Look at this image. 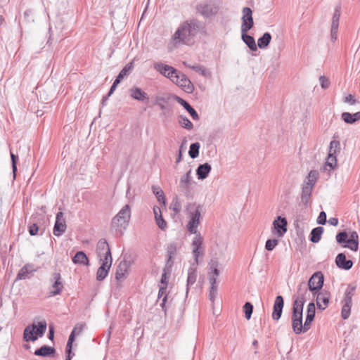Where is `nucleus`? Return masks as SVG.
<instances>
[{"mask_svg":"<svg viewBox=\"0 0 360 360\" xmlns=\"http://www.w3.org/2000/svg\"><path fill=\"white\" fill-rule=\"evenodd\" d=\"M202 24L196 19L186 20L181 23L172 36L175 44H190L192 38L196 36Z\"/></svg>","mask_w":360,"mask_h":360,"instance_id":"1","label":"nucleus"},{"mask_svg":"<svg viewBox=\"0 0 360 360\" xmlns=\"http://www.w3.org/2000/svg\"><path fill=\"white\" fill-rule=\"evenodd\" d=\"M130 217V206L125 205L112 218L111 221V229L115 230L117 234L122 235L129 224Z\"/></svg>","mask_w":360,"mask_h":360,"instance_id":"2","label":"nucleus"},{"mask_svg":"<svg viewBox=\"0 0 360 360\" xmlns=\"http://www.w3.org/2000/svg\"><path fill=\"white\" fill-rule=\"evenodd\" d=\"M335 238L337 243L343 248H347L353 251H357L359 249V235L356 231H352L348 237L347 231H342L338 233Z\"/></svg>","mask_w":360,"mask_h":360,"instance_id":"3","label":"nucleus"},{"mask_svg":"<svg viewBox=\"0 0 360 360\" xmlns=\"http://www.w3.org/2000/svg\"><path fill=\"white\" fill-rule=\"evenodd\" d=\"M47 323L46 321L38 323L37 325L33 323L27 326L23 333V340L25 342H34L37 340L38 337H42L46 332Z\"/></svg>","mask_w":360,"mask_h":360,"instance_id":"4","label":"nucleus"},{"mask_svg":"<svg viewBox=\"0 0 360 360\" xmlns=\"http://www.w3.org/2000/svg\"><path fill=\"white\" fill-rule=\"evenodd\" d=\"M202 207L196 203H189L187 206V210L190 219L187 224V229L191 233H196L197 228L200 224V212Z\"/></svg>","mask_w":360,"mask_h":360,"instance_id":"5","label":"nucleus"},{"mask_svg":"<svg viewBox=\"0 0 360 360\" xmlns=\"http://www.w3.org/2000/svg\"><path fill=\"white\" fill-rule=\"evenodd\" d=\"M303 320V309L292 308V329L293 332L297 334L306 333L309 330L305 329V323H302Z\"/></svg>","mask_w":360,"mask_h":360,"instance_id":"6","label":"nucleus"},{"mask_svg":"<svg viewBox=\"0 0 360 360\" xmlns=\"http://www.w3.org/2000/svg\"><path fill=\"white\" fill-rule=\"evenodd\" d=\"M196 11L205 18L215 15L219 11L218 6L212 1H206L196 6Z\"/></svg>","mask_w":360,"mask_h":360,"instance_id":"7","label":"nucleus"},{"mask_svg":"<svg viewBox=\"0 0 360 360\" xmlns=\"http://www.w3.org/2000/svg\"><path fill=\"white\" fill-rule=\"evenodd\" d=\"M288 231V221L285 217L278 216L272 223L271 233L278 238H282Z\"/></svg>","mask_w":360,"mask_h":360,"instance_id":"8","label":"nucleus"},{"mask_svg":"<svg viewBox=\"0 0 360 360\" xmlns=\"http://www.w3.org/2000/svg\"><path fill=\"white\" fill-rule=\"evenodd\" d=\"M173 83L178 85L181 89L188 93L192 94L194 91V86L188 77L183 72L179 71L176 77H174Z\"/></svg>","mask_w":360,"mask_h":360,"instance_id":"9","label":"nucleus"},{"mask_svg":"<svg viewBox=\"0 0 360 360\" xmlns=\"http://www.w3.org/2000/svg\"><path fill=\"white\" fill-rule=\"evenodd\" d=\"M96 252L101 261H110V263H112L111 252L106 240L101 239L98 240L96 247Z\"/></svg>","mask_w":360,"mask_h":360,"instance_id":"10","label":"nucleus"},{"mask_svg":"<svg viewBox=\"0 0 360 360\" xmlns=\"http://www.w3.org/2000/svg\"><path fill=\"white\" fill-rule=\"evenodd\" d=\"M323 282V274L321 271L315 272L308 281L309 290L315 295L322 288Z\"/></svg>","mask_w":360,"mask_h":360,"instance_id":"11","label":"nucleus"},{"mask_svg":"<svg viewBox=\"0 0 360 360\" xmlns=\"http://www.w3.org/2000/svg\"><path fill=\"white\" fill-rule=\"evenodd\" d=\"M154 68L165 77L169 78L172 82L179 72V70L172 66L164 64L162 63H155Z\"/></svg>","mask_w":360,"mask_h":360,"instance_id":"12","label":"nucleus"},{"mask_svg":"<svg viewBox=\"0 0 360 360\" xmlns=\"http://www.w3.org/2000/svg\"><path fill=\"white\" fill-rule=\"evenodd\" d=\"M243 16L241 18V31L248 32L254 26L252 18V11L249 7H244L242 11Z\"/></svg>","mask_w":360,"mask_h":360,"instance_id":"13","label":"nucleus"},{"mask_svg":"<svg viewBox=\"0 0 360 360\" xmlns=\"http://www.w3.org/2000/svg\"><path fill=\"white\" fill-rule=\"evenodd\" d=\"M66 229L64 214L62 212H58L56 214L53 233L56 236H60L65 232Z\"/></svg>","mask_w":360,"mask_h":360,"instance_id":"14","label":"nucleus"},{"mask_svg":"<svg viewBox=\"0 0 360 360\" xmlns=\"http://www.w3.org/2000/svg\"><path fill=\"white\" fill-rule=\"evenodd\" d=\"M195 236L192 241V253L195 259V264H198V257L203 254L202 238L199 233H195Z\"/></svg>","mask_w":360,"mask_h":360,"instance_id":"15","label":"nucleus"},{"mask_svg":"<svg viewBox=\"0 0 360 360\" xmlns=\"http://www.w3.org/2000/svg\"><path fill=\"white\" fill-rule=\"evenodd\" d=\"M308 289L305 287L304 283L299 285L297 295L293 301L292 307L303 309L306 302L305 295L307 293Z\"/></svg>","mask_w":360,"mask_h":360,"instance_id":"16","label":"nucleus"},{"mask_svg":"<svg viewBox=\"0 0 360 360\" xmlns=\"http://www.w3.org/2000/svg\"><path fill=\"white\" fill-rule=\"evenodd\" d=\"M316 295V305L319 309L324 310L327 308L329 304L330 294L328 291L322 290L317 292Z\"/></svg>","mask_w":360,"mask_h":360,"instance_id":"17","label":"nucleus"},{"mask_svg":"<svg viewBox=\"0 0 360 360\" xmlns=\"http://www.w3.org/2000/svg\"><path fill=\"white\" fill-rule=\"evenodd\" d=\"M193 183L191 176V171H188L180 179L179 187L181 191L186 195L191 193V186Z\"/></svg>","mask_w":360,"mask_h":360,"instance_id":"18","label":"nucleus"},{"mask_svg":"<svg viewBox=\"0 0 360 360\" xmlns=\"http://www.w3.org/2000/svg\"><path fill=\"white\" fill-rule=\"evenodd\" d=\"M172 97L189 113L193 120H199V115L197 111L189 104L188 102L175 94H172Z\"/></svg>","mask_w":360,"mask_h":360,"instance_id":"19","label":"nucleus"},{"mask_svg":"<svg viewBox=\"0 0 360 360\" xmlns=\"http://www.w3.org/2000/svg\"><path fill=\"white\" fill-rule=\"evenodd\" d=\"M129 91L130 93L131 98H132L134 100L146 103H148L149 96L140 87L132 86L129 89Z\"/></svg>","mask_w":360,"mask_h":360,"instance_id":"20","label":"nucleus"},{"mask_svg":"<svg viewBox=\"0 0 360 360\" xmlns=\"http://www.w3.org/2000/svg\"><path fill=\"white\" fill-rule=\"evenodd\" d=\"M284 307V300L281 295H278L276 297L273 312H272V319L275 321H278L281 319L283 309Z\"/></svg>","mask_w":360,"mask_h":360,"instance_id":"21","label":"nucleus"},{"mask_svg":"<svg viewBox=\"0 0 360 360\" xmlns=\"http://www.w3.org/2000/svg\"><path fill=\"white\" fill-rule=\"evenodd\" d=\"M172 94H170L168 97H164V96H157L155 98V104L158 105L160 108L163 111L162 115H170L172 113V108L168 106L165 105V104L167 103L168 100L172 97Z\"/></svg>","mask_w":360,"mask_h":360,"instance_id":"22","label":"nucleus"},{"mask_svg":"<svg viewBox=\"0 0 360 360\" xmlns=\"http://www.w3.org/2000/svg\"><path fill=\"white\" fill-rule=\"evenodd\" d=\"M34 271H35V269L33 268V265L31 264H26L18 273L15 281L30 278L32 276V273Z\"/></svg>","mask_w":360,"mask_h":360,"instance_id":"23","label":"nucleus"},{"mask_svg":"<svg viewBox=\"0 0 360 360\" xmlns=\"http://www.w3.org/2000/svg\"><path fill=\"white\" fill-rule=\"evenodd\" d=\"M335 264L338 268L344 270H349L353 266V262L350 259H347L346 255L344 253H339L337 255Z\"/></svg>","mask_w":360,"mask_h":360,"instance_id":"24","label":"nucleus"},{"mask_svg":"<svg viewBox=\"0 0 360 360\" xmlns=\"http://www.w3.org/2000/svg\"><path fill=\"white\" fill-rule=\"evenodd\" d=\"M53 279L54 280V282L52 284V288H53V290L49 292L50 296H56L57 295H59L61 292L62 289L63 288L61 281V276L59 273H54L53 274Z\"/></svg>","mask_w":360,"mask_h":360,"instance_id":"25","label":"nucleus"},{"mask_svg":"<svg viewBox=\"0 0 360 360\" xmlns=\"http://www.w3.org/2000/svg\"><path fill=\"white\" fill-rule=\"evenodd\" d=\"M316 315V307L314 302H311L307 305V315L305 319V329L309 330L312 321Z\"/></svg>","mask_w":360,"mask_h":360,"instance_id":"26","label":"nucleus"},{"mask_svg":"<svg viewBox=\"0 0 360 360\" xmlns=\"http://www.w3.org/2000/svg\"><path fill=\"white\" fill-rule=\"evenodd\" d=\"M111 264L110 261H102V264L96 272V279L98 281H101L108 276Z\"/></svg>","mask_w":360,"mask_h":360,"instance_id":"27","label":"nucleus"},{"mask_svg":"<svg viewBox=\"0 0 360 360\" xmlns=\"http://www.w3.org/2000/svg\"><path fill=\"white\" fill-rule=\"evenodd\" d=\"M195 263L193 264L190 266L188 270V277H187V283H186V295L189 291V287L193 285L197 278V268L195 267Z\"/></svg>","mask_w":360,"mask_h":360,"instance_id":"28","label":"nucleus"},{"mask_svg":"<svg viewBox=\"0 0 360 360\" xmlns=\"http://www.w3.org/2000/svg\"><path fill=\"white\" fill-rule=\"evenodd\" d=\"M211 169L212 167L210 164L207 162L199 165L196 169V175L198 179L200 180L206 179L208 176Z\"/></svg>","mask_w":360,"mask_h":360,"instance_id":"29","label":"nucleus"},{"mask_svg":"<svg viewBox=\"0 0 360 360\" xmlns=\"http://www.w3.org/2000/svg\"><path fill=\"white\" fill-rule=\"evenodd\" d=\"M56 353V349L53 347L48 345H43L40 348L36 349L34 354L39 356H53Z\"/></svg>","mask_w":360,"mask_h":360,"instance_id":"30","label":"nucleus"},{"mask_svg":"<svg viewBox=\"0 0 360 360\" xmlns=\"http://www.w3.org/2000/svg\"><path fill=\"white\" fill-rule=\"evenodd\" d=\"M241 38L243 42L252 51H257V44L252 36L249 35L247 32L241 31Z\"/></svg>","mask_w":360,"mask_h":360,"instance_id":"31","label":"nucleus"},{"mask_svg":"<svg viewBox=\"0 0 360 360\" xmlns=\"http://www.w3.org/2000/svg\"><path fill=\"white\" fill-rule=\"evenodd\" d=\"M342 119L347 124H354V122L360 120V111L355 113H350L344 112L341 115Z\"/></svg>","mask_w":360,"mask_h":360,"instance_id":"32","label":"nucleus"},{"mask_svg":"<svg viewBox=\"0 0 360 360\" xmlns=\"http://www.w3.org/2000/svg\"><path fill=\"white\" fill-rule=\"evenodd\" d=\"M72 262L76 264H83L89 266V259L83 251L77 252L75 255L72 257Z\"/></svg>","mask_w":360,"mask_h":360,"instance_id":"33","label":"nucleus"},{"mask_svg":"<svg viewBox=\"0 0 360 360\" xmlns=\"http://www.w3.org/2000/svg\"><path fill=\"white\" fill-rule=\"evenodd\" d=\"M271 40V35L269 32H264L257 40V46L259 49H264L268 47Z\"/></svg>","mask_w":360,"mask_h":360,"instance_id":"34","label":"nucleus"},{"mask_svg":"<svg viewBox=\"0 0 360 360\" xmlns=\"http://www.w3.org/2000/svg\"><path fill=\"white\" fill-rule=\"evenodd\" d=\"M323 231L324 229L321 226H318L313 229L309 235V240L314 243L319 242Z\"/></svg>","mask_w":360,"mask_h":360,"instance_id":"35","label":"nucleus"},{"mask_svg":"<svg viewBox=\"0 0 360 360\" xmlns=\"http://www.w3.org/2000/svg\"><path fill=\"white\" fill-rule=\"evenodd\" d=\"M152 190L153 194L157 198L158 201L160 203L162 204L164 206H165L166 199L163 191L159 186H153Z\"/></svg>","mask_w":360,"mask_h":360,"instance_id":"36","label":"nucleus"},{"mask_svg":"<svg viewBox=\"0 0 360 360\" xmlns=\"http://www.w3.org/2000/svg\"><path fill=\"white\" fill-rule=\"evenodd\" d=\"M134 60L135 59H133L131 61L127 63L119 72L118 75L123 79L125 77L129 75L133 71L134 68Z\"/></svg>","mask_w":360,"mask_h":360,"instance_id":"37","label":"nucleus"},{"mask_svg":"<svg viewBox=\"0 0 360 360\" xmlns=\"http://www.w3.org/2000/svg\"><path fill=\"white\" fill-rule=\"evenodd\" d=\"M204 156L207 158H213L217 155V148L213 143H207L206 147L202 149V152Z\"/></svg>","mask_w":360,"mask_h":360,"instance_id":"38","label":"nucleus"},{"mask_svg":"<svg viewBox=\"0 0 360 360\" xmlns=\"http://www.w3.org/2000/svg\"><path fill=\"white\" fill-rule=\"evenodd\" d=\"M341 14V6L340 4L336 5L334 11V13L332 18L331 26L339 27V20Z\"/></svg>","mask_w":360,"mask_h":360,"instance_id":"39","label":"nucleus"},{"mask_svg":"<svg viewBox=\"0 0 360 360\" xmlns=\"http://www.w3.org/2000/svg\"><path fill=\"white\" fill-rule=\"evenodd\" d=\"M319 173L316 170H311L308 174L304 183L310 186H314L316 179L318 178Z\"/></svg>","mask_w":360,"mask_h":360,"instance_id":"40","label":"nucleus"},{"mask_svg":"<svg viewBox=\"0 0 360 360\" xmlns=\"http://www.w3.org/2000/svg\"><path fill=\"white\" fill-rule=\"evenodd\" d=\"M184 64L191 68V70L195 71L196 72H199L201 75L204 77H207L209 75L208 70L203 66L200 65H187L186 62L184 63Z\"/></svg>","mask_w":360,"mask_h":360,"instance_id":"41","label":"nucleus"},{"mask_svg":"<svg viewBox=\"0 0 360 360\" xmlns=\"http://www.w3.org/2000/svg\"><path fill=\"white\" fill-rule=\"evenodd\" d=\"M179 124L184 129L187 130H191L193 128V123L190 121V120L184 115L179 116Z\"/></svg>","mask_w":360,"mask_h":360,"instance_id":"42","label":"nucleus"},{"mask_svg":"<svg viewBox=\"0 0 360 360\" xmlns=\"http://www.w3.org/2000/svg\"><path fill=\"white\" fill-rule=\"evenodd\" d=\"M200 143L198 142H195L191 144L190 148L188 150V154L190 158H198L199 155V150H200Z\"/></svg>","mask_w":360,"mask_h":360,"instance_id":"43","label":"nucleus"},{"mask_svg":"<svg viewBox=\"0 0 360 360\" xmlns=\"http://www.w3.org/2000/svg\"><path fill=\"white\" fill-rule=\"evenodd\" d=\"M243 311L245 313V317L248 320L250 319L253 311V305L249 302H245L243 305Z\"/></svg>","mask_w":360,"mask_h":360,"instance_id":"44","label":"nucleus"},{"mask_svg":"<svg viewBox=\"0 0 360 360\" xmlns=\"http://www.w3.org/2000/svg\"><path fill=\"white\" fill-rule=\"evenodd\" d=\"M29 233L31 236H36L38 234V232L40 231V235H42L44 229H41L40 227L35 223L30 225L28 227Z\"/></svg>","mask_w":360,"mask_h":360,"instance_id":"45","label":"nucleus"},{"mask_svg":"<svg viewBox=\"0 0 360 360\" xmlns=\"http://www.w3.org/2000/svg\"><path fill=\"white\" fill-rule=\"evenodd\" d=\"M177 245L176 243H171L167 248V255L174 257L176 255Z\"/></svg>","mask_w":360,"mask_h":360,"instance_id":"46","label":"nucleus"},{"mask_svg":"<svg viewBox=\"0 0 360 360\" xmlns=\"http://www.w3.org/2000/svg\"><path fill=\"white\" fill-rule=\"evenodd\" d=\"M278 244V240L276 238L268 239L265 243V249L268 251H272Z\"/></svg>","mask_w":360,"mask_h":360,"instance_id":"47","label":"nucleus"},{"mask_svg":"<svg viewBox=\"0 0 360 360\" xmlns=\"http://www.w3.org/2000/svg\"><path fill=\"white\" fill-rule=\"evenodd\" d=\"M339 145V141H332L330 143V150L326 158H336V150L335 149L333 150V148H337Z\"/></svg>","mask_w":360,"mask_h":360,"instance_id":"48","label":"nucleus"},{"mask_svg":"<svg viewBox=\"0 0 360 360\" xmlns=\"http://www.w3.org/2000/svg\"><path fill=\"white\" fill-rule=\"evenodd\" d=\"M351 304H344L342 307L341 316L343 319H347L349 318L351 312Z\"/></svg>","mask_w":360,"mask_h":360,"instance_id":"49","label":"nucleus"},{"mask_svg":"<svg viewBox=\"0 0 360 360\" xmlns=\"http://www.w3.org/2000/svg\"><path fill=\"white\" fill-rule=\"evenodd\" d=\"M170 208L174 210L175 214H178L180 212L181 209V202L179 201L178 198L174 199L171 203Z\"/></svg>","mask_w":360,"mask_h":360,"instance_id":"50","label":"nucleus"},{"mask_svg":"<svg viewBox=\"0 0 360 360\" xmlns=\"http://www.w3.org/2000/svg\"><path fill=\"white\" fill-rule=\"evenodd\" d=\"M155 221H156V224L158 225V226L161 229V230H165L167 226V222L166 221L163 219L162 217V215L161 214L160 216L158 215L157 218H155Z\"/></svg>","mask_w":360,"mask_h":360,"instance_id":"51","label":"nucleus"},{"mask_svg":"<svg viewBox=\"0 0 360 360\" xmlns=\"http://www.w3.org/2000/svg\"><path fill=\"white\" fill-rule=\"evenodd\" d=\"M77 334L75 333V330H72L71 332L65 349H68V351H70V349H72V343L75 341V335Z\"/></svg>","mask_w":360,"mask_h":360,"instance_id":"52","label":"nucleus"},{"mask_svg":"<svg viewBox=\"0 0 360 360\" xmlns=\"http://www.w3.org/2000/svg\"><path fill=\"white\" fill-rule=\"evenodd\" d=\"M313 188L314 186L304 183L302 190V195L311 196Z\"/></svg>","mask_w":360,"mask_h":360,"instance_id":"53","label":"nucleus"},{"mask_svg":"<svg viewBox=\"0 0 360 360\" xmlns=\"http://www.w3.org/2000/svg\"><path fill=\"white\" fill-rule=\"evenodd\" d=\"M316 222L318 224L324 225L327 222L326 213L324 211H321L317 217Z\"/></svg>","mask_w":360,"mask_h":360,"instance_id":"54","label":"nucleus"},{"mask_svg":"<svg viewBox=\"0 0 360 360\" xmlns=\"http://www.w3.org/2000/svg\"><path fill=\"white\" fill-rule=\"evenodd\" d=\"M327 162L324 165V169H328V167H330V169H334L337 166V160L338 159H326Z\"/></svg>","mask_w":360,"mask_h":360,"instance_id":"55","label":"nucleus"},{"mask_svg":"<svg viewBox=\"0 0 360 360\" xmlns=\"http://www.w3.org/2000/svg\"><path fill=\"white\" fill-rule=\"evenodd\" d=\"M319 82L322 89H326L329 87L330 82L325 76H321L319 77Z\"/></svg>","mask_w":360,"mask_h":360,"instance_id":"56","label":"nucleus"},{"mask_svg":"<svg viewBox=\"0 0 360 360\" xmlns=\"http://www.w3.org/2000/svg\"><path fill=\"white\" fill-rule=\"evenodd\" d=\"M209 281L210 283V290L217 292V282L216 278L214 276H210L209 278Z\"/></svg>","mask_w":360,"mask_h":360,"instance_id":"57","label":"nucleus"},{"mask_svg":"<svg viewBox=\"0 0 360 360\" xmlns=\"http://www.w3.org/2000/svg\"><path fill=\"white\" fill-rule=\"evenodd\" d=\"M19 159H11L12 163V172H13V180H15L16 179V173H17V165Z\"/></svg>","mask_w":360,"mask_h":360,"instance_id":"58","label":"nucleus"},{"mask_svg":"<svg viewBox=\"0 0 360 360\" xmlns=\"http://www.w3.org/2000/svg\"><path fill=\"white\" fill-rule=\"evenodd\" d=\"M167 273H169V271L167 270H166V268H164V272L162 275V278H161V281H160L161 285L167 287V284H168L167 276Z\"/></svg>","mask_w":360,"mask_h":360,"instance_id":"59","label":"nucleus"},{"mask_svg":"<svg viewBox=\"0 0 360 360\" xmlns=\"http://www.w3.org/2000/svg\"><path fill=\"white\" fill-rule=\"evenodd\" d=\"M338 27H339L331 26L330 39L333 41H334L337 39Z\"/></svg>","mask_w":360,"mask_h":360,"instance_id":"60","label":"nucleus"},{"mask_svg":"<svg viewBox=\"0 0 360 360\" xmlns=\"http://www.w3.org/2000/svg\"><path fill=\"white\" fill-rule=\"evenodd\" d=\"M212 270L210 274H212V275L211 276H214L217 278V277H218L219 276V271L217 269V262L212 263Z\"/></svg>","mask_w":360,"mask_h":360,"instance_id":"61","label":"nucleus"},{"mask_svg":"<svg viewBox=\"0 0 360 360\" xmlns=\"http://www.w3.org/2000/svg\"><path fill=\"white\" fill-rule=\"evenodd\" d=\"M355 290L356 286L349 285L345 290V295L353 297Z\"/></svg>","mask_w":360,"mask_h":360,"instance_id":"62","label":"nucleus"},{"mask_svg":"<svg viewBox=\"0 0 360 360\" xmlns=\"http://www.w3.org/2000/svg\"><path fill=\"white\" fill-rule=\"evenodd\" d=\"M84 327H85V324L84 323H77L74 327L73 330H75V333L77 335H79V334H80L83 331Z\"/></svg>","mask_w":360,"mask_h":360,"instance_id":"63","label":"nucleus"},{"mask_svg":"<svg viewBox=\"0 0 360 360\" xmlns=\"http://www.w3.org/2000/svg\"><path fill=\"white\" fill-rule=\"evenodd\" d=\"M344 101L345 103H349L351 105H354L356 103V99L354 98V96L352 94H349L348 96H347L345 98Z\"/></svg>","mask_w":360,"mask_h":360,"instance_id":"64","label":"nucleus"}]
</instances>
